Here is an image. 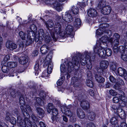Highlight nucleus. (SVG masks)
Wrapping results in <instances>:
<instances>
[{
	"instance_id": "obj_61",
	"label": "nucleus",
	"mask_w": 127,
	"mask_h": 127,
	"mask_svg": "<svg viewBox=\"0 0 127 127\" xmlns=\"http://www.w3.org/2000/svg\"><path fill=\"white\" fill-rule=\"evenodd\" d=\"M10 58V57L8 55H6L4 58V61L6 62L7 61H8Z\"/></svg>"
},
{
	"instance_id": "obj_17",
	"label": "nucleus",
	"mask_w": 127,
	"mask_h": 127,
	"mask_svg": "<svg viewBox=\"0 0 127 127\" xmlns=\"http://www.w3.org/2000/svg\"><path fill=\"white\" fill-rule=\"evenodd\" d=\"M52 110V114L53 117H52L51 119L52 121V122H53L54 121L55 119L57 120V119L59 118V117L58 116V111L57 109L56 108H55Z\"/></svg>"
},
{
	"instance_id": "obj_57",
	"label": "nucleus",
	"mask_w": 127,
	"mask_h": 127,
	"mask_svg": "<svg viewBox=\"0 0 127 127\" xmlns=\"http://www.w3.org/2000/svg\"><path fill=\"white\" fill-rule=\"evenodd\" d=\"M119 98L117 96L114 97L113 99V101L114 103H117L119 102Z\"/></svg>"
},
{
	"instance_id": "obj_49",
	"label": "nucleus",
	"mask_w": 127,
	"mask_h": 127,
	"mask_svg": "<svg viewBox=\"0 0 127 127\" xmlns=\"http://www.w3.org/2000/svg\"><path fill=\"white\" fill-rule=\"evenodd\" d=\"M104 35H107L109 37H110L112 35V32L110 30H106L104 32Z\"/></svg>"
},
{
	"instance_id": "obj_14",
	"label": "nucleus",
	"mask_w": 127,
	"mask_h": 127,
	"mask_svg": "<svg viewBox=\"0 0 127 127\" xmlns=\"http://www.w3.org/2000/svg\"><path fill=\"white\" fill-rule=\"evenodd\" d=\"M111 10V8L109 5H106L102 9L101 12L102 14L108 15L110 13Z\"/></svg>"
},
{
	"instance_id": "obj_31",
	"label": "nucleus",
	"mask_w": 127,
	"mask_h": 127,
	"mask_svg": "<svg viewBox=\"0 0 127 127\" xmlns=\"http://www.w3.org/2000/svg\"><path fill=\"white\" fill-rule=\"evenodd\" d=\"M7 64L8 67L10 68H12L16 66L17 64L16 62H9L7 63Z\"/></svg>"
},
{
	"instance_id": "obj_7",
	"label": "nucleus",
	"mask_w": 127,
	"mask_h": 127,
	"mask_svg": "<svg viewBox=\"0 0 127 127\" xmlns=\"http://www.w3.org/2000/svg\"><path fill=\"white\" fill-rule=\"evenodd\" d=\"M72 60L73 61V62L74 64L70 62H69L67 64L68 68V70L69 71H70V69H71V70H73L74 65L77 66L78 67L79 66V62L76 57H73L72 58Z\"/></svg>"
},
{
	"instance_id": "obj_32",
	"label": "nucleus",
	"mask_w": 127,
	"mask_h": 127,
	"mask_svg": "<svg viewBox=\"0 0 127 127\" xmlns=\"http://www.w3.org/2000/svg\"><path fill=\"white\" fill-rule=\"evenodd\" d=\"M45 25L47 28H52L54 25V23L53 21L50 20H48L45 23Z\"/></svg>"
},
{
	"instance_id": "obj_63",
	"label": "nucleus",
	"mask_w": 127,
	"mask_h": 127,
	"mask_svg": "<svg viewBox=\"0 0 127 127\" xmlns=\"http://www.w3.org/2000/svg\"><path fill=\"white\" fill-rule=\"evenodd\" d=\"M11 118L10 117V114L9 113H7L6 114V117L5 119L7 121H10L11 120Z\"/></svg>"
},
{
	"instance_id": "obj_26",
	"label": "nucleus",
	"mask_w": 127,
	"mask_h": 127,
	"mask_svg": "<svg viewBox=\"0 0 127 127\" xmlns=\"http://www.w3.org/2000/svg\"><path fill=\"white\" fill-rule=\"evenodd\" d=\"M118 116L114 115V117H112L110 120V122L111 124L114 125L117 124L118 122Z\"/></svg>"
},
{
	"instance_id": "obj_28",
	"label": "nucleus",
	"mask_w": 127,
	"mask_h": 127,
	"mask_svg": "<svg viewBox=\"0 0 127 127\" xmlns=\"http://www.w3.org/2000/svg\"><path fill=\"white\" fill-rule=\"evenodd\" d=\"M104 69H102L101 68L98 67L97 68V74L103 75L104 76H106V71H104L103 70Z\"/></svg>"
},
{
	"instance_id": "obj_37",
	"label": "nucleus",
	"mask_w": 127,
	"mask_h": 127,
	"mask_svg": "<svg viewBox=\"0 0 127 127\" xmlns=\"http://www.w3.org/2000/svg\"><path fill=\"white\" fill-rule=\"evenodd\" d=\"M55 108L53 105L51 103H49L47 107V109L48 112L50 113L51 110Z\"/></svg>"
},
{
	"instance_id": "obj_24",
	"label": "nucleus",
	"mask_w": 127,
	"mask_h": 127,
	"mask_svg": "<svg viewBox=\"0 0 127 127\" xmlns=\"http://www.w3.org/2000/svg\"><path fill=\"white\" fill-rule=\"evenodd\" d=\"M53 6L54 8L58 11H60L62 9L61 4L57 2H56L54 3Z\"/></svg>"
},
{
	"instance_id": "obj_36",
	"label": "nucleus",
	"mask_w": 127,
	"mask_h": 127,
	"mask_svg": "<svg viewBox=\"0 0 127 127\" xmlns=\"http://www.w3.org/2000/svg\"><path fill=\"white\" fill-rule=\"evenodd\" d=\"M104 30L103 28H100L96 31V35L97 37L104 33Z\"/></svg>"
},
{
	"instance_id": "obj_48",
	"label": "nucleus",
	"mask_w": 127,
	"mask_h": 127,
	"mask_svg": "<svg viewBox=\"0 0 127 127\" xmlns=\"http://www.w3.org/2000/svg\"><path fill=\"white\" fill-rule=\"evenodd\" d=\"M30 28L31 30V31H32L33 32H33L36 31L37 29L36 27L34 24L31 25L30 26ZM28 31L29 32L30 31Z\"/></svg>"
},
{
	"instance_id": "obj_52",
	"label": "nucleus",
	"mask_w": 127,
	"mask_h": 127,
	"mask_svg": "<svg viewBox=\"0 0 127 127\" xmlns=\"http://www.w3.org/2000/svg\"><path fill=\"white\" fill-rule=\"evenodd\" d=\"M118 81L117 83H118L120 85H123L124 84V83L123 80L120 78L117 79Z\"/></svg>"
},
{
	"instance_id": "obj_9",
	"label": "nucleus",
	"mask_w": 127,
	"mask_h": 127,
	"mask_svg": "<svg viewBox=\"0 0 127 127\" xmlns=\"http://www.w3.org/2000/svg\"><path fill=\"white\" fill-rule=\"evenodd\" d=\"M28 34L27 38L26 40V44L27 46H28L34 42V40L33 39V32L32 31L29 32L27 31Z\"/></svg>"
},
{
	"instance_id": "obj_22",
	"label": "nucleus",
	"mask_w": 127,
	"mask_h": 127,
	"mask_svg": "<svg viewBox=\"0 0 127 127\" xmlns=\"http://www.w3.org/2000/svg\"><path fill=\"white\" fill-rule=\"evenodd\" d=\"M77 116L81 119H83L85 117L84 112L80 108H77Z\"/></svg>"
},
{
	"instance_id": "obj_58",
	"label": "nucleus",
	"mask_w": 127,
	"mask_h": 127,
	"mask_svg": "<svg viewBox=\"0 0 127 127\" xmlns=\"http://www.w3.org/2000/svg\"><path fill=\"white\" fill-rule=\"evenodd\" d=\"M60 70L62 73H64L65 70V68L64 67V64H62L60 66Z\"/></svg>"
},
{
	"instance_id": "obj_46",
	"label": "nucleus",
	"mask_w": 127,
	"mask_h": 127,
	"mask_svg": "<svg viewBox=\"0 0 127 127\" xmlns=\"http://www.w3.org/2000/svg\"><path fill=\"white\" fill-rule=\"evenodd\" d=\"M86 84L89 87L92 88L93 86V83L92 81L90 80H87L86 81Z\"/></svg>"
},
{
	"instance_id": "obj_56",
	"label": "nucleus",
	"mask_w": 127,
	"mask_h": 127,
	"mask_svg": "<svg viewBox=\"0 0 127 127\" xmlns=\"http://www.w3.org/2000/svg\"><path fill=\"white\" fill-rule=\"evenodd\" d=\"M10 92V94L12 96L14 97L16 96V92L15 90L11 89Z\"/></svg>"
},
{
	"instance_id": "obj_20",
	"label": "nucleus",
	"mask_w": 127,
	"mask_h": 127,
	"mask_svg": "<svg viewBox=\"0 0 127 127\" xmlns=\"http://www.w3.org/2000/svg\"><path fill=\"white\" fill-rule=\"evenodd\" d=\"M109 64L108 62L106 60H102L100 63V67L102 69H106Z\"/></svg>"
},
{
	"instance_id": "obj_29",
	"label": "nucleus",
	"mask_w": 127,
	"mask_h": 127,
	"mask_svg": "<svg viewBox=\"0 0 127 127\" xmlns=\"http://www.w3.org/2000/svg\"><path fill=\"white\" fill-rule=\"evenodd\" d=\"M106 2L104 0H101L99 1L98 7L99 8L102 9L103 7H105L106 5Z\"/></svg>"
},
{
	"instance_id": "obj_51",
	"label": "nucleus",
	"mask_w": 127,
	"mask_h": 127,
	"mask_svg": "<svg viewBox=\"0 0 127 127\" xmlns=\"http://www.w3.org/2000/svg\"><path fill=\"white\" fill-rule=\"evenodd\" d=\"M31 118L34 123L36 122L39 121L38 118L34 114H32L31 115Z\"/></svg>"
},
{
	"instance_id": "obj_1",
	"label": "nucleus",
	"mask_w": 127,
	"mask_h": 127,
	"mask_svg": "<svg viewBox=\"0 0 127 127\" xmlns=\"http://www.w3.org/2000/svg\"><path fill=\"white\" fill-rule=\"evenodd\" d=\"M90 55L93 57L95 56L94 54H91V52L88 53L85 52L84 53L83 55L82 56L80 60V62L82 65H84L87 64V67L89 70L91 69L92 68L91 61L90 60Z\"/></svg>"
},
{
	"instance_id": "obj_19",
	"label": "nucleus",
	"mask_w": 127,
	"mask_h": 127,
	"mask_svg": "<svg viewBox=\"0 0 127 127\" xmlns=\"http://www.w3.org/2000/svg\"><path fill=\"white\" fill-rule=\"evenodd\" d=\"M28 57L26 55L21 57L19 59V63L22 64H26L28 62Z\"/></svg>"
},
{
	"instance_id": "obj_50",
	"label": "nucleus",
	"mask_w": 127,
	"mask_h": 127,
	"mask_svg": "<svg viewBox=\"0 0 127 127\" xmlns=\"http://www.w3.org/2000/svg\"><path fill=\"white\" fill-rule=\"evenodd\" d=\"M53 30H51L50 31V33L51 34V35L53 38V40L54 41H56L57 38L55 36V33L54 32H53Z\"/></svg>"
},
{
	"instance_id": "obj_16",
	"label": "nucleus",
	"mask_w": 127,
	"mask_h": 127,
	"mask_svg": "<svg viewBox=\"0 0 127 127\" xmlns=\"http://www.w3.org/2000/svg\"><path fill=\"white\" fill-rule=\"evenodd\" d=\"M80 105L83 109L87 110L89 108L90 104L88 101H83L81 102Z\"/></svg>"
},
{
	"instance_id": "obj_38",
	"label": "nucleus",
	"mask_w": 127,
	"mask_h": 127,
	"mask_svg": "<svg viewBox=\"0 0 127 127\" xmlns=\"http://www.w3.org/2000/svg\"><path fill=\"white\" fill-rule=\"evenodd\" d=\"M71 10L73 13L75 14H77L79 12L78 8L74 6L72 7Z\"/></svg>"
},
{
	"instance_id": "obj_8",
	"label": "nucleus",
	"mask_w": 127,
	"mask_h": 127,
	"mask_svg": "<svg viewBox=\"0 0 127 127\" xmlns=\"http://www.w3.org/2000/svg\"><path fill=\"white\" fill-rule=\"evenodd\" d=\"M120 38V35L118 33H115L113 34V37L109 38V41L111 44L115 43L116 45H119Z\"/></svg>"
},
{
	"instance_id": "obj_13",
	"label": "nucleus",
	"mask_w": 127,
	"mask_h": 127,
	"mask_svg": "<svg viewBox=\"0 0 127 127\" xmlns=\"http://www.w3.org/2000/svg\"><path fill=\"white\" fill-rule=\"evenodd\" d=\"M87 13L89 16L92 17H95L98 15V13L93 8L89 9Z\"/></svg>"
},
{
	"instance_id": "obj_41",
	"label": "nucleus",
	"mask_w": 127,
	"mask_h": 127,
	"mask_svg": "<svg viewBox=\"0 0 127 127\" xmlns=\"http://www.w3.org/2000/svg\"><path fill=\"white\" fill-rule=\"evenodd\" d=\"M105 56H110L112 54V51L110 48H108L106 50L105 49Z\"/></svg>"
},
{
	"instance_id": "obj_64",
	"label": "nucleus",
	"mask_w": 127,
	"mask_h": 127,
	"mask_svg": "<svg viewBox=\"0 0 127 127\" xmlns=\"http://www.w3.org/2000/svg\"><path fill=\"white\" fill-rule=\"evenodd\" d=\"M36 101L37 103L39 105H41V103L42 101V100L39 97L37 98L36 99Z\"/></svg>"
},
{
	"instance_id": "obj_11",
	"label": "nucleus",
	"mask_w": 127,
	"mask_h": 127,
	"mask_svg": "<svg viewBox=\"0 0 127 127\" xmlns=\"http://www.w3.org/2000/svg\"><path fill=\"white\" fill-rule=\"evenodd\" d=\"M6 46L8 49L13 50L17 47V45L14 43L10 41H8L6 43Z\"/></svg>"
},
{
	"instance_id": "obj_4",
	"label": "nucleus",
	"mask_w": 127,
	"mask_h": 127,
	"mask_svg": "<svg viewBox=\"0 0 127 127\" xmlns=\"http://www.w3.org/2000/svg\"><path fill=\"white\" fill-rule=\"evenodd\" d=\"M50 55L49 54L46 57L43 58L41 60V63H44V66L46 65V66L48 65L47 72L48 74H51L53 68V64L51 62V56H50Z\"/></svg>"
},
{
	"instance_id": "obj_25",
	"label": "nucleus",
	"mask_w": 127,
	"mask_h": 127,
	"mask_svg": "<svg viewBox=\"0 0 127 127\" xmlns=\"http://www.w3.org/2000/svg\"><path fill=\"white\" fill-rule=\"evenodd\" d=\"M81 24V21L79 18L76 19L73 23V25L74 27L78 28L80 27Z\"/></svg>"
},
{
	"instance_id": "obj_5",
	"label": "nucleus",
	"mask_w": 127,
	"mask_h": 127,
	"mask_svg": "<svg viewBox=\"0 0 127 127\" xmlns=\"http://www.w3.org/2000/svg\"><path fill=\"white\" fill-rule=\"evenodd\" d=\"M101 45L99 43L96 44V46L94 48V51L96 54L98 55L101 58H104L105 56V46L102 45L101 43Z\"/></svg>"
},
{
	"instance_id": "obj_39",
	"label": "nucleus",
	"mask_w": 127,
	"mask_h": 127,
	"mask_svg": "<svg viewBox=\"0 0 127 127\" xmlns=\"http://www.w3.org/2000/svg\"><path fill=\"white\" fill-rule=\"evenodd\" d=\"M116 68V63H112L110 64V69L111 71L115 72Z\"/></svg>"
},
{
	"instance_id": "obj_54",
	"label": "nucleus",
	"mask_w": 127,
	"mask_h": 127,
	"mask_svg": "<svg viewBox=\"0 0 127 127\" xmlns=\"http://www.w3.org/2000/svg\"><path fill=\"white\" fill-rule=\"evenodd\" d=\"M109 93L110 95L113 96H116L117 95V93L113 90H110Z\"/></svg>"
},
{
	"instance_id": "obj_47",
	"label": "nucleus",
	"mask_w": 127,
	"mask_h": 127,
	"mask_svg": "<svg viewBox=\"0 0 127 127\" xmlns=\"http://www.w3.org/2000/svg\"><path fill=\"white\" fill-rule=\"evenodd\" d=\"M127 52L122 53L121 54V58L124 61H127V56L126 54Z\"/></svg>"
},
{
	"instance_id": "obj_40",
	"label": "nucleus",
	"mask_w": 127,
	"mask_h": 127,
	"mask_svg": "<svg viewBox=\"0 0 127 127\" xmlns=\"http://www.w3.org/2000/svg\"><path fill=\"white\" fill-rule=\"evenodd\" d=\"M111 44L112 45H114L113 47V50L114 52L115 53H118L119 51V47H118V46L119 45H116L115 43Z\"/></svg>"
},
{
	"instance_id": "obj_30",
	"label": "nucleus",
	"mask_w": 127,
	"mask_h": 127,
	"mask_svg": "<svg viewBox=\"0 0 127 127\" xmlns=\"http://www.w3.org/2000/svg\"><path fill=\"white\" fill-rule=\"evenodd\" d=\"M37 35H38V37H41L43 38L44 35V32L43 29H40L39 30L38 32L36 33Z\"/></svg>"
},
{
	"instance_id": "obj_3",
	"label": "nucleus",
	"mask_w": 127,
	"mask_h": 127,
	"mask_svg": "<svg viewBox=\"0 0 127 127\" xmlns=\"http://www.w3.org/2000/svg\"><path fill=\"white\" fill-rule=\"evenodd\" d=\"M19 102L21 105L20 108L23 114L25 116L29 117V113H31L32 110L29 105H25V102L23 96L21 95L19 98Z\"/></svg>"
},
{
	"instance_id": "obj_34",
	"label": "nucleus",
	"mask_w": 127,
	"mask_h": 127,
	"mask_svg": "<svg viewBox=\"0 0 127 127\" xmlns=\"http://www.w3.org/2000/svg\"><path fill=\"white\" fill-rule=\"evenodd\" d=\"M88 118L91 120H93L95 118L96 114L93 112H92L88 114Z\"/></svg>"
},
{
	"instance_id": "obj_6",
	"label": "nucleus",
	"mask_w": 127,
	"mask_h": 127,
	"mask_svg": "<svg viewBox=\"0 0 127 127\" xmlns=\"http://www.w3.org/2000/svg\"><path fill=\"white\" fill-rule=\"evenodd\" d=\"M111 109L113 111L115 114L119 116L122 119H125L126 117V113L125 111L123 110L120 106L117 107L115 105H112L111 106Z\"/></svg>"
},
{
	"instance_id": "obj_42",
	"label": "nucleus",
	"mask_w": 127,
	"mask_h": 127,
	"mask_svg": "<svg viewBox=\"0 0 127 127\" xmlns=\"http://www.w3.org/2000/svg\"><path fill=\"white\" fill-rule=\"evenodd\" d=\"M118 94L120 95L119 97L120 99L123 101H124L126 97L124 96V93L122 91H120L118 93Z\"/></svg>"
},
{
	"instance_id": "obj_23",
	"label": "nucleus",
	"mask_w": 127,
	"mask_h": 127,
	"mask_svg": "<svg viewBox=\"0 0 127 127\" xmlns=\"http://www.w3.org/2000/svg\"><path fill=\"white\" fill-rule=\"evenodd\" d=\"M37 113L38 115L39 116V118H42L44 116L45 112L44 110L40 108H36Z\"/></svg>"
},
{
	"instance_id": "obj_60",
	"label": "nucleus",
	"mask_w": 127,
	"mask_h": 127,
	"mask_svg": "<svg viewBox=\"0 0 127 127\" xmlns=\"http://www.w3.org/2000/svg\"><path fill=\"white\" fill-rule=\"evenodd\" d=\"M61 28V26L58 23H56L55 24L54 26V30L58 28Z\"/></svg>"
},
{
	"instance_id": "obj_62",
	"label": "nucleus",
	"mask_w": 127,
	"mask_h": 127,
	"mask_svg": "<svg viewBox=\"0 0 127 127\" xmlns=\"http://www.w3.org/2000/svg\"><path fill=\"white\" fill-rule=\"evenodd\" d=\"M109 79L110 81L112 83H114L115 82L116 80L115 78L112 76H110Z\"/></svg>"
},
{
	"instance_id": "obj_21",
	"label": "nucleus",
	"mask_w": 127,
	"mask_h": 127,
	"mask_svg": "<svg viewBox=\"0 0 127 127\" xmlns=\"http://www.w3.org/2000/svg\"><path fill=\"white\" fill-rule=\"evenodd\" d=\"M56 33L57 34H59L62 37H64L66 35L65 34L64 31L61 29V28H58L54 30Z\"/></svg>"
},
{
	"instance_id": "obj_35",
	"label": "nucleus",
	"mask_w": 127,
	"mask_h": 127,
	"mask_svg": "<svg viewBox=\"0 0 127 127\" xmlns=\"http://www.w3.org/2000/svg\"><path fill=\"white\" fill-rule=\"evenodd\" d=\"M64 114L70 118L72 117L74 115V113L72 112L70 110L68 109L65 111Z\"/></svg>"
},
{
	"instance_id": "obj_59",
	"label": "nucleus",
	"mask_w": 127,
	"mask_h": 127,
	"mask_svg": "<svg viewBox=\"0 0 127 127\" xmlns=\"http://www.w3.org/2000/svg\"><path fill=\"white\" fill-rule=\"evenodd\" d=\"M39 64H38V62H36L34 66V70L36 71H38L39 69Z\"/></svg>"
},
{
	"instance_id": "obj_10",
	"label": "nucleus",
	"mask_w": 127,
	"mask_h": 127,
	"mask_svg": "<svg viewBox=\"0 0 127 127\" xmlns=\"http://www.w3.org/2000/svg\"><path fill=\"white\" fill-rule=\"evenodd\" d=\"M109 38L108 39L107 35H104L100 38L99 41L97 42L96 44L99 43V44L100 45H101V43L103 45L106 46L107 45V43L109 42Z\"/></svg>"
},
{
	"instance_id": "obj_15",
	"label": "nucleus",
	"mask_w": 127,
	"mask_h": 127,
	"mask_svg": "<svg viewBox=\"0 0 127 127\" xmlns=\"http://www.w3.org/2000/svg\"><path fill=\"white\" fill-rule=\"evenodd\" d=\"M73 30V27L70 25H68L66 28L65 34L66 35L64 36V37H65L67 36V35H70L72 33Z\"/></svg>"
},
{
	"instance_id": "obj_12",
	"label": "nucleus",
	"mask_w": 127,
	"mask_h": 127,
	"mask_svg": "<svg viewBox=\"0 0 127 127\" xmlns=\"http://www.w3.org/2000/svg\"><path fill=\"white\" fill-rule=\"evenodd\" d=\"M63 19L66 22L69 23L72 21L73 18L69 13L66 12L64 15L63 16Z\"/></svg>"
},
{
	"instance_id": "obj_2",
	"label": "nucleus",
	"mask_w": 127,
	"mask_h": 127,
	"mask_svg": "<svg viewBox=\"0 0 127 127\" xmlns=\"http://www.w3.org/2000/svg\"><path fill=\"white\" fill-rule=\"evenodd\" d=\"M14 114H15L17 116V121L18 123L19 124L20 127H29L30 124L29 122L30 121H28V118L29 117H29H27L24 115L23 118H24V120H23V119L21 117L22 116L20 115V111L18 110H16L15 111L14 113Z\"/></svg>"
},
{
	"instance_id": "obj_43",
	"label": "nucleus",
	"mask_w": 127,
	"mask_h": 127,
	"mask_svg": "<svg viewBox=\"0 0 127 127\" xmlns=\"http://www.w3.org/2000/svg\"><path fill=\"white\" fill-rule=\"evenodd\" d=\"M119 51L122 53L126 52H127V49H126L125 46H120L119 47Z\"/></svg>"
},
{
	"instance_id": "obj_33",
	"label": "nucleus",
	"mask_w": 127,
	"mask_h": 127,
	"mask_svg": "<svg viewBox=\"0 0 127 127\" xmlns=\"http://www.w3.org/2000/svg\"><path fill=\"white\" fill-rule=\"evenodd\" d=\"M95 78L96 80L98 82L103 83L104 81V78L98 74H96L95 75Z\"/></svg>"
},
{
	"instance_id": "obj_45",
	"label": "nucleus",
	"mask_w": 127,
	"mask_h": 127,
	"mask_svg": "<svg viewBox=\"0 0 127 127\" xmlns=\"http://www.w3.org/2000/svg\"><path fill=\"white\" fill-rule=\"evenodd\" d=\"M19 36L23 40H25L26 36V34L22 31H21L19 33Z\"/></svg>"
},
{
	"instance_id": "obj_55",
	"label": "nucleus",
	"mask_w": 127,
	"mask_h": 127,
	"mask_svg": "<svg viewBox=\"0 0 127 127\" xmlns=\"http://www.w3.org/2000/svg\"><path fill=\"white\" fill-rule=\"evenodd\" d=\"M10 122L11 124L14 125L16 124V121L15 118L13 117H11Z\"/></svg>"
},
{
	"instance_id": "obj_53",
	"label": "nucleus",
	"mask_w": 127,
	"mask_h": 127,
	"mask_svg": "<svg viewBox=\"0 0 127 127\" xmlns=\"http://www.w3.org/2000/svg\"><path fill=\"white\" fill-rule=\"evenodd\" d=\"M1 69L2 71L4 73L7 72L8 70L7 67L5 66H3L1 68Z\"/></svg>"
},
{
	"instance_id": "obj_27",
	"label": "nucleus",
	"mask_w": 127,
	"mask_h": 127,
	"mask_svg": "<svg viewBox=\"0 0 127 127\" xmlns=\"http://www.w3.org/2000/svg\"><path fill=\"white\" fill-rule=\"evenodd\" d=\"M126 72V70L121 67H119L117 70L115 72V73L120 76H123L124 73Z\"/></svg>"
},
{
	"instance_id": "obj_18",
	"label": "nucleus",
	"mask_w": 127,
	"mask_h": 127,
	"mask_svg": "<svg viewBox=\"0 0 127 127\" xmlns=\"http://www.w3.org/2000/svg\"><path fill=\"white\" fill-rule=\"evenodd\" d=\"M49 49V47L48 46V44H44L40 47V50L42 54H46L48 52Z\"/></svg>"
},
{
	"instance_id": "obj_44",
	"label": "nucleus",
	"mask_w": 127,
	"mask_h": 127,
	"mask_svg": "<svg viewBox=\"0 0 127 127\" xmlns=\"http://www.w3.org/2000/svg\"><path fill=\"white\" fill-rule=\"evenodd\" d=\"M46 36L45 37V40L46 43H48L51 41V38L50 36L47 33L45 34Z\"/></svg>"
}]
</instances>
